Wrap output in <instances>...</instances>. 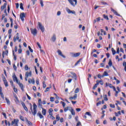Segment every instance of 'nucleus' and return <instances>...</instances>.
I'll list each match as a JSON object with an SVG mask.
<instances>
[{
  "label": "nucleus",
  "instance_id": "obj_42",
  "mask_svg": "<svg viewBox=\"0 0 126 126\" xmlns=\"http://www.w3.org/2000/svg\"><path fill=\"white\" fill-rule=\"evenodd\" d=\"M25 70H28V69H29V67H28V65H25Z\"/></svg>",
  "mask_w": 126,
  "mask_h": 126
},
{
  "label": "nucleus",
  "instance_id": "obj_58",
  "mask_svg": "<svg viewBox=\"0 0 126 126\" xmlns=\"http://www.w3.org/2000/svg\"><path fill=\"white\" fill-rule=\"evenodd\" d=\"M24 110H25V111H26V112H28V108H27V107L26 106L24 107Z\"/></svg>",
  "mask_w": 126,
  "mask_h": 126
},
{
  "label": "nucleus",
  "instance_id": "obj_38",
  "mask_svg": "<svg viewBox=\"0 0 126 126\" xmlns=\"http://www.w3.org/2000/svg\"><path fill=\"white\" fill-rule=\"evenodd\" d=\"M104 76H109V74L106 71H104L103 73Z\"/></svg>",
  "mask_w": 126,
  "mask_h": 126
},
{
  "label": "nucleus",
  "instance_id": "obj_21",
  "mask_svg": "<svg viewBox=\"0 0 126 126\" xmlns=\"http://www.w3.org/2000/svg\"><path fill=\"white\" fill-rule=\"evenodd\" d=\"M46 113L47 111L45 109L42 108V114L43 115V116H46Z\"/></svg>",
  "mask_w": 126,
  "mask_h": 126
},
{
  "label": "nucleus",
  "instance_id": "obj_53",
  "mask_svg": "<svg viewBox=\"0 0 126 126\" xmlns=\"http://www.w3.org/2000/svg\"><path fill=\"white\" fill-rule=\"evenodd\" d=\"M40 4L42 7H43V6H44V4L43 3V0H40Z\"/></svg>",
  "mask_w": 126,
  "mask_h": 126
},
{
  "label": "nucleus",
  "instance_id": "obj_18",
  "mask_svg": "<svg viewBox=\"0 0 126 126\" xmlns=\"http://www.w3.org/2000/svg\"><path fill=\"white\" fill-rule=\"evenodd\" d=\"M108 86L109 87H110V88H113L114 91H116V88L115 87H114L112 84H108Z\"/></svg>",
  "mask_w": 126,
  "mask_h": 126
},
{
  "label": "nucleus",
  "instance_id": "obj_59",
  "mask_svg": "<svg viewBox=\"0 0 126 126\" xmlns=\"http://www.w3.org/2000/svg\"><path fill=\"white\" fill-rule=\"evenodd\" d=\"M68 110V108L67 107H65L64 109V112H67V111Z\"/></svg>",
  "mask_w": 126,
  "mask_h": 126
},
{
  "label": "nucleus",
  "instance_id": "obj_10",
  "mask_svg": "<svg viewBox=\"0 0 126 126\" xmlns=\"http://www.w3.org/2000/svg\"><path fill=\"white\" fill-rule=\"evenodd\" d=\"M25 120L26 122L27 123L28 125L29 126H33V124L30 122V121H29L27 118L25 117Z\"/></svg>",
  "mask_w": 126,
  "mask_h": 126
},
{
  "label": "nucleus",
  "instance_id": "obj_43",
  "mask_svg": "<svg viewBox=\"0 0 126 126\" xmlns=\"http://www.w3.org/2000/svg\"><path fill=\"white\" fill-rule=\"evenodd\" d=\"M13 56H14V61H16V56H15V55H14V51H13Z\"/></svg>",
  "mask_w": 126,
  "mask_h": 126
},
{
  "label": "nucleus",
  "instance_id": "obj_60",
  "mask_svg": "<svg viewBox=\"0 0 126 126\" xmlns=\"http://www.w3.org/2000/svg\"><path fill=\"white\" fill-rule=\"evenodd\" d=\"M37 45L38 46V47L39 48V49H41V47L39 42H37Z\"/></svg>",
  "mask_w": 126,
  "mask_h": 126
},
{
  "label": "nucleus",
  "instance_id": "obj_13",
  "mask_svg": "<svg viewBox=\"0 0 126 126\" xmlns=\"http://www.w3.org/2000/svg\"><path fill=\"white\" fill-rule=\"evenodd\" d=\"M20 88L21 89L22 91H24V88L23 87V84L22 83H21L20 82H19L18 83H17Z\"/></svg>",
  "mask_w": 126,
  "mask_h": 126
},
{
  "label": "nucleus",
  "instance_id": "obj_57",
  "mask_svg": "<svg viewBox=\"0 0 126 126\" xmlns=\"http://www.w3.org/2000/svg\"><path fill=\"white\" fill-rule=\"evenodd\" d=\"M61 12L60 11H59L57 12V15L58 16H60V15H61Z\"/></svg>",
  "mask_w": 126,
  "mask_h": 126
},
{
  "label": "nucleus",
  "instance_id": "obj_33",
  "mask_svg": "<svg viewBox=\"0 0 126 126\" xmlns=\"http://www.w3.org/2000/svg\"><path fill=\"white\" fill-rule=\"evenodd\" d=\"M103 16L105 19H106V20H109V17H108V16H106V15L104 14L103 15Z\"/></svg>",
  "mask_w": 126,
  "mask_h": 126
},
{
  "label": "nucleus",
  "instance_id": "obj_5",
  "mask_svg": "<svg viewBox=\"0 0 126 126\" xmlns=\"http://www.w3.org/2000/svg\"><path fill=\"white\" fill-rule=\"evenodd\" d=\"M31 32L33 36H36V35H37V30L36 29H31Z\"/></svg>",
  "mask_w": 126,
  "mask_h": 126
},
{
  "label": "nucleus",
  "instance_id": "obj_36",
  "mask_svg": "<svg viewBox=\"0 0 126 126\" xmlns=\"http://www.w3.org/2000/svg\"><path fill=\"white\" fill-rule=\"evenodd\" d=\"M51 87H47L46 89V90L44 91V92H48V91H50V89Z\"/></svg>",
  "mask_w": 126,
  "mask_h": 126
},
{
  "label": "nucleus",
  "instance_id": "obj_6",
  "mask_svg": "<svg viewBox=\"0 0 126 126\" xmlns=\"http://www.w3.org/2000/svg\"><path fill=\"white\" fill-rule=\"evenodd\" d=\"M18 122H19L18 120L14 119V121H12L11 126H13V125L15 124L16 126H18Z\"/></svg>",
  "mask_w": 126,
  "mask_h": 126
},
{
  "label": "nucleus",
  "instance_id": "obj_41",
  "mask_svg": "<svg viewBox=\"0 0 126 126\" xmlns=\"http://www.w3.org/2000/svg\"><path fill=\"white\" fill-rule=\"evenodd\" d=\"M81 126V122L80 121H78L76 126Z\"/></svg>",
  "mask_w": 126,
  "mask_h": 126
},
{
  "label": "nucleus",
  "instance_id": "obj_48",
  "mask_svg": "<svg viewBox=\"0 0 126 126\" xmlns=\"http://www.w3.org/2000/svg\"><path fill=\"white\" fill-rule=\"evenodd\" d=\"M60 117L59 115H56V120L57 121H59L60 120Z\"/></svg>",
  "mask_w": 126,
  "mask_h": 126
},
{
  "label": "nucleus",
  "instance_id": "obj_45",
  "mask_svg": "<svg viewBox=\"0 0 126 126\" xmlns=\"http://www.w3.org/2000/svg\"><path fill=\"white\" fill-rule=\"evenodd\" d=\"M100 31L101 33H103L104 35H106V32L104 31L103 29H101Z\"/></svg>",
  "mask_w": 126,
  "mask_h": 126
},
{
  "label": "nucleus",
  "instance_id": "obj_50",
  "mask_svg": "<svg viewBox=\"0 0 126 126\" xmlns=\"http://www.w3.org/2000/svg\"><path fill=\"white\" fill-rule=\"evenodd\" d=\"M28 48H29V49L30 50V52H31V53H33V49H31V47L29 46Z\"/></svg>",
  "mask_w": 126,
  "mask_h": 126
},
{
  "label": "nucleus",
  "instance_id": "obj_56",
  "mask_svg": "<svg viewBox=\"0 0 126 126\" xmlns=\"http://www.w3.org/2000/svg\"><path fill=\"white\" fill-rule=\"evenodd\" d=\"M18 53H19V54H21V53H22V49H21V48H20L19 49Z\"/></svg>",
  "mask_w": 126,
  "mask_h": 126
},
{
  "label": "nucleus",
  "instance_id": "obj_20",
  "mask_svg": "<svg viewBox=\"0 0 126 126\" xmlns=\"http://www.w3.org/2000/svg\"><path fill=\"white\" fill-rule=\"evenodd\" d=\"M13 79L14 81H16V82H17V83H18L19 82L18 81V80L17 79V77H16V76H13Z\"/></svg>",
  "mask_w": 126,
  "mask_h": 126
},
{
  "label": "nucleus",
  "instance_id": "obj_40",
  "mask_svg": "<svg viewBox=\"0 0 126 126\" xmlns=\"http://www.w3.org/2000/svg\"><path fill=\"white\" fill-rule=\"evenodd\" d=\"M74 92L75 93H78L79 92V88H77Z\"/></svg>",
  "mask_w": 126,
  "mask_h": 126
},
{
  "label": "nucleus",
  "instance_id": "obj_7",
  "mask_svg": "<svg viewBox=\"0 0 126 126\" xmlns=\"http://www.w3.org/2000/svg\"><path fill=\"white\" fill-rule=\"evenodd\" d=\"M66 10L67 11V12L69 14L72 13V14H75V11L74 10H70V9H69V8L66 7Z\"/></svg>",
  "mask_w": 126,
  "mask_h": 126
},
{
  "label": "nucleus",
  "instance_id": "obj_11",
  "mask_svg": "<svg viewBox=\"0 0 126 126\" xmlns=\"http://www.w3.org/2000/svg\"><path fill=\"white\" fill-rule=\"evenodd\" d=\"M20 16L22 21H24V17H25L24 13H21Z\"/></svg>",
  "mask_w": 126,
  "mask_h": 126
},
{
  "label": "nucleus",
  "instance_id": "obj_63",
  "mask_svg": "<svg viewBox=\"0 0 126 126\" xmlns=\"http://www.w3.org/2000/svg\"><path fill=\"white\" fill-rule=\"evenodd\" d=\"M53 109H52V108H50L49 110V113H52V112H53Z\"/></svg>",
  "mask_w": 126,
  "mask_h": 126
},
{
  "label": "nucleus",
  "instance_id": "obj_17",
  "mask_svg": "<svg viewBox=\"0 0 126 126\" xmlns=\"http://www.w3.org/2000/svg\"><path fill=\"white\" fill-rule=\"evenodd\" d=\"M111 11H112V12H113L114 14H116V15H118L119 16H120V14H118V12H117V11L115 10V9H113V8H111Z\"/></svg>",
  "mask_w": 126,
  "mask_h": 126
},
{
  "label": "nucleus",
  "instance_id": "obj_34",
  "mask_svg": "<svg viewBox=\"0 0 126 126\" xmlns=\"http://www.w3.org/2000/svg\"><path fill=\"white\" fill-rule=\"evenodd\" d=\"M112 64H113V63H112V61L110 60L108 63V65H109V66H112Z\"/></svg>",
  "mask_w": 126,
  "mask_h": 126
},
{
  "label": "nucleus",
  "instance_id": "obj_47",
  "mask_svg": "<svg viewBox=\"0 0 126 126\" xmlns=\"http://www.w3.org/2000/svg\"><path fill=\"white\" fill-rule=\"evenodd\" d=\"M67 108H68V110L69 111H70V112L72 109H73V108H72V107H69V106H68V107H67Z\"/></svg>",
  "mask_w": 126,
  "mask_h": 126
},
{
  "label": "nucleus",
  "instance_id": "obj_24",
  "mask_svg": "<svg viewBox=\"0 0 126 126\" xmlns=\"http://www.w3.org/2000/svg\"><path fill=\"white\" fill-rule=\"evenodd\" d=\"M4 82V84L5 86V87H8V83L7 82V81L6 80L5 81H3Z\"/></svg>",
  "mask_w": 126,
  "mask_h": 126
},
{
  "label": "nucleus",
  "instance_id": "obj_31",
  "mask_svg": "<svg viewBox=\"0 0 126 126\" xmlns=\"http://www.w3.org/2000/svg\"><path fill=\"white\" fill-rule=\"evenodd\" d=\"M6 102L8 104V105H10V101L8 99H7L6 97L5 98Z\"/></svg>",
  "mask_w": 126,
  "mask_h": 126
},
{
  "label": "nucleus",
  "instance_id": "obj_14",
  "mask_svg": "<svg viewBox=\"0 0 126 126\" xmlns=\"http://www.w3.org/2000/svg\"><path fill=\"white\" fill-rule=\"evenodd\" d=\"M37 116L39 117L40 119H44V116L41 114V112L39 111L37 114Z\"/></svg>",
  "mask_w": 126,
  "mask_h": 126
},
{
  "label": "nucleus",
  "instance_id": "obj_52",
  "mask_svg": "<svg viewBox=\"0 0 126 126\" xmlns=\"http://www.w3.org/2000/svg\"><path fill=\"white\" fill-rule=\"evenodd\" d=\"M80 63V60H78L75 64V65L76 66L77 65V64H78V63Z\"/></svg>",
  "mask_w": 126,
  "mask_h": 126
},
{
  "label": "nucleus",
  "instance_id": "obj_35",
  "mask_svg": "<svg viewBox=\"0 0 126 126\" xmlns=\"http://www.w3.org/2000/svg\"><path fill=\"white\" fill-rule=\"evenodd\" d=\"M38 105L39 106H41V105H42V100H41V99L38 100Z\"/></svg>",
  "mask_w": 126,
  "mask_h": 126
},
{
  "label": "nucleus",
  "instance_id": "obj_55",
  "mask_svg": "<svg viewBox=\"0 0 126 126\" xmlns=\"http://www.w3.org/2000/svg\"><path fill=\"white\" fill-rule=\"evenodd\" d=\"M19 7V4L18 3H16V8H18Z\"/></svg>",
  "mask_w": 126,
  "mask_h": 126
},
{
  "label": "nucleus",
  "instance_id": "obj_39",
  "mask_svg": "<svg viewBox=\"0 0 126 126\" xmlns=\"http://www.w3.org/2000/svg\"><path fill=\"white\" fill-rule=\"evenodd\" d=\"M54 101H55V97H50V101L51 102H54Z\"/></svg>",
  "mask_w": 126,
  "mask_h": 126
},
{
  "label": "nucleus",
  "instance_id": "obj_2",
  "mask_svg": "<svg viewBox=\"0 0 126 126\" xmlns=\"http://www.w3.org/2000/svg\"><path fill=\"white\" fill-rule=\"evenodd\" d=\"M68 1L72 6H75L77 4V0H68Z\"/></svg>",
  "mask_w": 126,
  "mask_h": 126
},
{
  "label": "nucleus",
  "instance_id": "obj_26",
  "mask_svg": "<svg viewBox=\"0 0 126 126\" xmlns=\"http://www.w3.org/2000/svg\"><path fill=\"white\" fill-rule=\"evenodd\" d=\"M16 40H19V35H17L16 38L14 37V42H16Z\"/></svg>",
  "mask_w": 126,
  "mask_h": 126
},
{
  "label": "nucleus",
  "instance_id": "obj_22",
  "mask_svg": "<svg viewBox=\"0 0 126 126\" xmlns=\"http://www.w3.org/2000/svg\"><path fill=\"white\" fill-rule=\"evenodd\" d=\"M15 102L16 104H18L19 103V100H18V97L17 96H15Z\"/></svg>",
  "mask_w": 126,
  "mask_h": 126
},
{
  "label": "nucleus",
  "instance_id": "obj_27",
  "mask_svg": "<svg viewBox=\"0 0 126 126\" xmlns=\"http://www.w3.org/2000/svg\"><path fill=\"white\" fill-rule=\"evenodd\" d=\"M20 8H21L22 10H24V8L23 7V4H22V3H20Z\"/></svg>",
  "mask_w": 126,
  "mask_h": 126
},
{
  "label": "nucleus",
  "instance_id": "obj_25",
  "mask_svg": "<svg viewBox=\"0 0 126 126\" xmlns=\"http://www.w3.org/2000/svg\"><path fill=\"white\" fill-rule=\"evenodd\" d=\"M111 51H112V55H113V56H115V55H116V50H115V49H114V48H112V49H111Z\"/></svg>",
  "mask_w": 126,
  "mask_h": 126
},
{
  "label": "nucleus",
  "instance_id": "obj_49",
  "mask_svg": "<svg viewBox=\"0 0 126 126\" xmlns=\"http://www.w3.org/2000/svg\"><path fill=\"white\" fill-rule=\"evenodd\" d=\"M2 78L3 81L6 80V79H5V77H4V75H2Z\"/></svg>",
  "mask_w": 126,
  "mask_h": 126
},
{
  "label": "nucleus",
  "instance_id": "obj_4",
  "mask_svg": "<svg viewBox=\"0 0 126 126\" xmlns=\"http://www.w3.org/2000/svg\"><path fill=\"white\" fill-rule=\"evenodd\" d=\"M38 27L40 29L41 31L42 32H44L45 31V28H44V26H43L42 25V24H41V23H40V22L38 23Z\"/></svg>",
  "mask_w": 126,
  "mask_h": 126
},
{
  "label": "nucleus",
  "instance_id": "obj_32",
  "mask_svg": "<svg viewBox=\"0 0 126 126\" xmlns=\"http://www.w3.org/2000/svg\"><path fill=\"white\" fill-rule=\"evenodd\" d=\"M70 112L72 116H75V112L74 111V110L72 109Z\"/></svg>",
  "mask_w": 126,
  "mask_h": 126
},
{
  "label": "nucleus",
  "instance_id": "obj_23",
  "mask_svg": "<svg viewBox=\"0 0 126 126\" xmlns=\"http://www.w3.org/2000/svg\"><path fill=\"white\" fill-rule=\"evenodd\" d=\"M6 7V3H4L3 6H1V10H3Z\"/></svg>",
  "mask_w": 126,
  "mask_h": 126
},
{
  "label": "nucleus",
  "instance_id": "obj_46",
  "mask_svg": "<svg viewBox=\"0 0 126 126\" xmlns=\"http://www.w3.org/2000/svg\"><path fill=\"white\" fill-rule=\"evenodd\" d=\"M104 99L105 101L108 100V97H107V95H104Z\"/></svg>",
  "mask_w": 126,
  "mask_h": 126
},
{
  "label": "nucleus",
  "instance_id": "obj_64",
  "mask_svg": "<svg viewBox=\"0 0 126 126\" xmlns=\"http://www.w3.org/2000/svg\"><path fill=\"white\" fill-rule=\"evenodd\" d=\"M86 115H88V116H91L90 113L88 112H86Z\"/></svg>",
  "mask_w": 126,
  "mask_h": 126
},
{
  "label": "nucleus",
  "instance_id": "obj_37",
  "mask_svg": "<svg viewBox=\"0 0 126 126\" xmlns=\"http://www.w3.org/2000/svg\"><path fill=\"white\" fill-rule=\"evenodd\" d=\"M45 83V81H43L42 83L43 88H46V87H47V85H46Z\"/></svg>",
  "mask_w": 126,
  "mask_h": 126
},
{
  "label": "nucleus",
  "instance_id": "obj_9",
  "mask_svg": "<svg viewBox=\"0 0 126 126\" xmlns=\"http://www.w3.org/2000/svg\"><path fill=\"white\" fill-rule=\"evenodd\" d=\"M25 76H27V77H28L29 76H32V71H30V72H26L25 74Z\"/></svg>",
  "mask_w": 126,
  "mask_h": 126
},
{
  "label": "nucleus",
  "instance_id": "obj_51",
  "mask_svg": "<svg viewBox=\"0 0 126 126\" xmlns=\"http://www.w3.org/2000/svg\"><path fill=\"white\" fill-rule=\"evenodd\" d=\"M70 73H71V74H72L73 76V77L76 76V74H75V73H74L73 72H71Z\"/></svg>",
  "mask_w": 126,
  "mask_h": 126
},
{
  "label": "nucleus",
  "instance_id": "obj_29",
  "mask_svg": "<svg viewBox=\"0 0 126 126\" xmlns=\"http://www.w3.org/2000/svg\"><path fill=\"white\" fill-rule=\"evenodd\" d=\"M123 66H124V67H125L124 69L126 72V62H123Z\"/></svg>",
  "mask_w": 126,
  "mask_h": 126
},
{
  "label": "nucleus",
  "instance_id": "obj_1",
  "mask_svg": "<svg viewBox=\"0 0 126 126\" xmlns=\"http://www.w3.org/2000/svg\"><path fill=\"white\" fill-rule=\"evenodd\" d=\"M30 110H31L32 114L35 117V116H36V114H37V105L34 103L32 109V104L30 103Z\"/></svg>",
  "mask_w": 126,
  "mask_h": 126
},
{
  "label": "nucleus",
  "instance_id": "obj_44",
  "mask_svg": "<svg viewBox=\"0 0 126 126\" xmlns=\"http://www.w3.org/2000/svg\"><path fill=\"white\" fill-rule=\"evenodd\" d=\"M99 83H100L101 85H103L104 84V83H103V81L102 80L98 81V84Z\"/></svg>",
  "mask_w": 126,
  "mask_h": 126
},
{
  "label": "nucleus",
  "instance_id": "obj_16",
  "mask_svg": "<svg viewBox=\"0 0 126 126\" xmlns=\"http://www.w3.org/2000/svg\"><path fill=\"white\" fill-rule=\"evenodd\" d=\"M51 40L52 42H56V40H57V37H56V35L53 34V36L51 38Z\"/></svg>",
  "mask_w": 126,
  "mask_h": 126
},
{
  "label": "nucleus",
  "instance_id": "obj_12",
  "mask_svg": "<svg viewBox=\"0 0 126 126\" xmlns=\"http://www.w3.org/2000/svg\"><path fill=\"white\" fill-rule=\"evenodd\" d=\"M69 99L71 100H76L77 99V94H75L73 97H70Z\"/></svg>",
  "mask_w": 126,
  "mask_h": 126
},
{
  "label": "nucleus",
  "instance_id": "obj_15",
  "mask_svg": "<svg viewBox=\"0 0 126 126\" xmlns=\"http://www.w3.org/2000/svg\"><path fill=\"white\" fill-rule=\"evenodd\" d=\"M99 85V80L96 81V83L94 85V86L93 88V89L94 90V89H96L97 88V86Z\"/></svg>",
  "mask_w": 126,
  "mask_h": 126
},
{
  "label": "nucleus",
  "instance_id": "obj_30",
  "mask_svg": "<svg viewBox=\"0 0 126 126\" xmlns=\"http://www.w3.org/2000/svg\"><path fill=\"white\" fill-rule=\"evenodd\" d=\"M20 119L23 122H25V119H24V117L22 116V115H20Z\"/></svg>",
  "mask_w": 126,
  "mask_h": 126
},
{
  "label": "nucleus",
  "instance_id": "obj_62",
  "mask_svg": "<svg viewBox=\"0 0 126 126\" xmlns=\"http://www.w3.org/2000/svg\"><path fill=\"white\" fill-rule=\"evenodd\" d=\"M29 83H30V84H31V83H32V79H29Z\"/></svg>",
  "mask_w": 126,
  "mask_h": 126
},
{
  "label": "nucleus",
  "instance_id": "obj_3",
  "mask_svg": "<svg viewBox=\"0 0 126 126\" xmlns=\"http://www.w3.org/2000/svg\"><path fill=\"white\" fill-rule=\"evenodd\" d=\"M70 55L72 58H77L80 56V53H74L73 52H70Z\"/></svg>",
  "mask_w": 126,
  "mask_h": 126
},
{
  "label": "nucleus",
  "instance_id": "obj_19",
  "mask_svg": "<svg viewBox=\"0 0 126 126\" xmlns=\"http://www.w3.org/2000/svg\"><path fill=\"white\" fill-rule=\"evenodd\" d=\"M0 95L1 98L2 99H4V96L3 95V93H2V89L0 90Z\"/></svg>",
  "mask_w": 126,
  "mask_h": 126
},
{
  "label": "nucleus",
  "instance_id": "obj_28",
  "mask_svg": "<svg viewBox=\"0 0 126 126\" xmlns=\"http://www.w3.org/2000/svg\"><path fill=\"white\" fill-rule=\"evenodd\" d=\"M10 21L11 22V27L12 28L13 26V20H12V18H10Z\"/></svg>",
  "mask_w": 126,
  "mask_h": 126
},
{
  "label": "nucleus",
  "instance_id": "obj_54",
  "mask_svg": "<svg viewBox=\"0 0 126 126\" xmlns=\"http://www.w3.org/2000/svg\"><path fill=\"white\" fill-rule=\"evenodd\" d=\"M32 84H35V80L34 79V78H32Z\"/></svg>",
  "mask_w": 126,
  "mask_h": 126
},
{
  "label": "nucleus",
  "instance_id": "obj_61",
  "mask_svg": "<svg viewBox=\"0 0 126 126\" xmlns=\"http://www.w3.org/2000/svg\"><path fill=\"white\" fill-rule=\"evenodd\" d=\"M110 106L111 107V108H115V105L114 104H110Z\"/></svg>",
  "mask_w": 126,
  "mask_h": 126
},
{
  "label": "nucleus",
  "instance_id": "obj_8",
  "mask_svg": "<svg viewBox=\"0 0 126 126\" xmlns=\"http://www.w3.org/2000/svg\"><path fill=\"white\" fill-rule=\"evenodd\" d=\"M57 53H58V55L59 56H61V57H62V58H63V59H65V56L63 55V53H62V51L58 50L57 51Z\"/></svg>",
  "mask_w": 126,
  "mask_h": 126
}]
</instances>
